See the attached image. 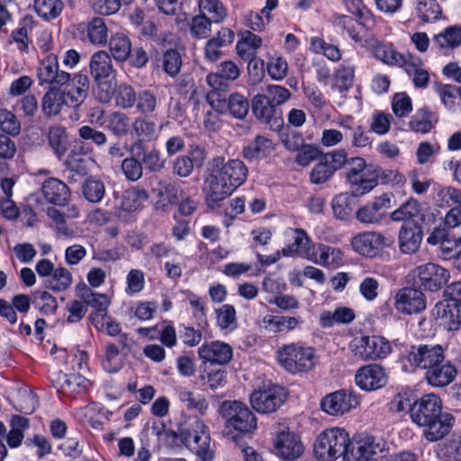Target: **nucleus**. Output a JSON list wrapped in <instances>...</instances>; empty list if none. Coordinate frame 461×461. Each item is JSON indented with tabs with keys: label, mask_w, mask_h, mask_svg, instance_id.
Here are the masks:
<instances>
[{
	"label": "nucleus",
	"mask_w": 461,
	"mask_h": 461,
	"mask_svg": "<svg viewBox=\"0 0 461 461\" xmlns=\"http://www.w3.org/2000/svg\"><path fill=\"white\" fill-rule=\"evenodd\" d=\"M249 169L238 158L225 161L223 157H215L210 162V168L203 183V193L206 204L213 209L247 180Z\"/></svg>",
	"instance_id": "1"
},
{
	"label": "nucleus",
	"mask_w": 461,
	"mask_h": 461,
	"mask_svg": "<svg viewBox=\"0 0 461 461\" xmlns=\"http://www.w3.org/2000/svg\"><path fill=\"white\" fill-rule=\"evenodd\" d=\"M442 408L441 399L434 393L423 395L410 406L412 422L423 429L422 436L429 442L442 440L454 427V416Z\"/></svg>",
	"instance_id": "2"
},
{
	"label": "nucleus",
	"mask_w": 461,
	"mask_h": 461,
	"mask_svg": "<svg viewBox=\"0 0 461 461\" xmlns=\"http://www.w3.org/2000/svg\"><path fill=\"white\" fill-rule=\"evenodd\" d=\"M219 412L224 420L223 433L237 441L239 435H248L257 429L254 412L240 401H223Z\"/></svg>",
	"instance_id": "3"
},
{
	"label": "nucleus",
	"mask_w": 461,
	"mask_h": 461,
	"mask_svg": "<svg viewBox=\"0 0 461 461\" xmlns=\"http://www.w3.org/2000/svg\"><path fill=\"white\" fill-rule=\"evenodd\" d=\"M446 349L440 344L417 343L407 346L402 352L400 361L402 369L414 372L417 369L427 372L438 361L443 360Z\"/></svg>",
	"instance_id": "4"
},
{
	"label": "nucleus",
	"mask_w": 461,
	"mask_h": 461,
	"mask_svg": "<svg viewBox=\"0 0 461 461\" xmlns=\"http://www.w3.org/2000/svg\"><path fill=\"white\" fill-rule=\"evenodd\" d=\"M350 438L346 429L333 427L324 429L313 444V455L319 461H335L349 449Z\"/></svg>",
	"instance_id": "5"
},
{
	"label": "nucleus",
	"mask_w": 461,
	"mask_h": 461,
	"mask_svg": "<svg viewBox=\"0 0 461 461\" xmlns=\"http://www.w3.org/2000/svg\"><path fill=\"white\" fill-rule=\"evenodd\" d=\"M277 360L287 372L298 374L312 370L318 358L313 348L301 343H289L278 348Z\"/></svg>",
	"instance_id": "6"
},
{
	"label": "nucleus",
	"mask_w": 461,
	"mask_h": 461,
	"mask_svg": "<svg viewBox=\"0 0 461 461\" xmlns=\"http://www.w3.org/2000/svg\"><path fill=\"white\" fill-rule=\"evenodd\" d=\"M181 442L202 461H212L214 451L211 447V436L205 423L197 420L191 429L179 430Z\"/></svg>",
	"instance_id": "7"
},
{
	"label": "nucleus",
	"mask_w": 461,
	"mask_h": 461,
	"mask_svg": "<svg viewBox=\"0 0 461 461\" xmlns=\"http://www.w3.org/2000/svg\"><path fill=\"white\" fill-rule=\"evenodd\" d=\"M389 451L387 443L370 435L359 436L349 442L344 461H371L384 456Z\"/></svg>",
	"instance_id": "8"
},
{
	"label": "nucleus",
	"mask_w": 461,
	"mask_h": 461,
	"mask_svg": "<svg viewBox=\"0 0 461 461\" xmlns=\"http://www.w3.org/2000/svg\"><path fill=\"white\" fill-rule=\"evenodd\" d=\"M352 352L363 361L382 359L392 352V345L382 336H362L353 340Z\"/></svg>",
	"instance_id": "9"
},
{
	"label": "nucleus",
	"mask_w": 461,
	"mask_h": 461,
	"mask_svg": "<svg viewBox=\"0 0 461 461\" xmlns=\"http://www.w3.org/2000/svg\"><path fill=\"white\" fill-rule=\"evenodd\" d=\"M415 285L420 287L436 292L441 289L449 279V272L446 268L434 263H427L412 270Z\"/></svg>",
	"instance_id": "10"
},
{
	"label": "nucleus",
	"mask_w": 461,
	"mask_h": 461,
	"mask_svg": "<svg viewBox=\"0 0 461 461\" xmlns=\"http://www.w3.org/2000/svg\"><path fill=\"white\" fill-rule=\"evenodd\" d=\"M287 398L286 390L280 385H271L263 390H256L250 395V403L260 413H272L280 408Z\"/></svg>",
	"instance_id": "11"
},
{
	"label": "nucleus",
	"mask_w": 461,
	"mask_h": 461,
	"mask_svg": "<svg viewBox=\"0 0 461 461\" xmlns=\"http://www.w3.org/2000/svg\"><path fill=\"white\" fill-rule=\"evenodd\" d=\"M393 238L377 231H365L352 239L354 249L362 256L375 258L393 244Z\"/></svg>",
	"instance_id": "12"
},
{
	"label": "nucleus",
	"mask_w": 461,
	"mask_h": 461,
	"mask_svg": "<svg viewBox=\"0 0 461 461\" xmlns=\"http://www.w3.org/2000/svg\"><path fill=\"white\" fill-rule=\"evenodd\" d=\"M394 195L384 193L357 209L356 218L364 224H379L385 218L387 211L393 206Z\"/></svg>",
	"instance_id": "13"
},
{
	"label": "nucleus",
	"mask_w": 461,
	"mask_h": 461,
	"mask_svg": "<svg viewBox=\"0 0 461 461\" xmlns=\"http://www.w3.org/2000/svg\"><path fill=\"white\" fill-rule=\"evenodd\" d=\"M359 404V400L351 390L341 389L322 398L321 407L332 416H342Z\"/></svg>",
	"instance_id": "14"
},
{
	"label": "nucleus",
	"mask_w": 461,
	"mask_h": 461,
	"mask_svg": "<svg viewBox=\"0 0 461 461\" xmlns=\"http://www.w3.org/2000/svg\"><path fill=\"white\" fill-rule=\"evenodd\" d=\"M215 94H208L207 102L218 113H229L240 120L247 116L249 110V103L245 95L240 93H232L228 99L223 100L221 98L215 99Z\"/></svg>",
	"instance_id": "15"
},
{
	"label": "nucleus",
	"mask_w": 461,
	"mask_h": 461,
	"mask_svg": "<svg viewBox=\"0 0 461 461\" xmlns=\"http://www.w3.org/2000/svg\"><path fill=\"white\" fill-rule=\"evenodd\" d=\"M394 308L403 315L418 314L426 309V296L416 287H402L394 295Z\"/></svg>",
	"instance_id": "16"
},
{
	"label": "nucleus",
	"mask_w": 461,
	"mask_h": 461,
	"mask_svg": "<svg viewBox=\"0 0 461 461\" xmlns=\"http://www.w3.org/2000/svg\"><path fill=\"white\" fill-rule=\"evenodd\" d=\"M37 77L41 86H63L70 81L71 74L59 69L57 55L49 54L40 62Z\"/></svg>",
	"instance_id": "17"
},
{
	"label": "nucleus",
	"mask_w": 461,
	"mask_h": 461,
	"mask_svg": "<svg viewBox=\"0 0 461 461\" xmlns=\"http://www.w3.org/2000/svg\"><path fill=\"white\" fill-rule=\"evenodd\" d=\"M251 109L255 117L262 123L268 125L273 131L279 130L283 124L282 113L261 94L256 95L251 102Z\"/></svg>",
	"instance_id": "18"
},
{
	"label": "nucleus",
	"mask_w": 461,
	"mask_h": 461,
	"mask_svg": "<svg viewBox=\"0 0 461 461\" xmlns=\"http://www.w3.org/2000/svg\"><path fill=\"white\" fill-rule=\"evenodd\" d=\"M89 78L86 75L77 73L71 76V79L67 83L61 92L67 102V107L78 108L86 99L89 91Z\"/></svg>",
	"instance_id": "19"
},
{
	"label": "nucleus",
	"mask_w": 461,
	"mask_h": 461,
	"mask_svg": "<svg viewBox=\"0 0 461 461\" xmlns=\"http://www.w3.org/2000/svg\"><path fill=\"white\" fill-rule=\"evenodd\" d=\"M129 152L132 156L139 157L142 167L148 171L157 173L165 167L166 159L157 148L148 149L143 140L133 141L129 147Z\"/></svg>",
	"instance_id": "20"
},
{
	"label": "nucleus",
	"mask_w": 461,
	"mask_h": 461,
	"mask_svg": "<svg viewBox=\"0 0 461 461\" xmlns=\"http://www.w3.org/2000/svg\"><path fill=\"white\" fill-rule=\"evenodd\" d=\"M384 368L377 364H369L360 367L355 375L356 384L365 391H374L387 384Z\"/></svg>",
	"instance_id": "21"
},
{
	"label": "nucleus",
	"mask_w": 461,
	"mask_h": 461,
	"mask_svg": "<svg viewBox=\"0 0 461 461\" xmlns=\"http://www.w3.org/2000/svg\"><path fill=\"white\" fill-rule=\"evenodd\" d=\"M90 75L97 84L98 87L106 86L105 79L115 75L116 70L113 68L112 57L105 50H98L92 54L89 62Z\"/></svg>",
	"instance_id": "22"
},
{
	"label": "nucleus",
	"mask_w": 461,
	"mask_h": 461,
	"mask_svg": "<svg viewBox=\"0 0 461 461\" xmlns=\"http://www.w3.org/2000/svg\"><path fill=\"white\" fill-rule=\"evenodd\" d=\"M308 256V260L312 263L331 269H336L344 263L343 253L339 249L323 243L314 244Z\"/></svg>",
	"instance_id": "23"
},
{
	"label": "nucleus",
	"mask_w": 461,
	"mask_h": 461,
	"mask_svg": "<svg viewBox=\"0 0 461 461\" xmlns=\"http://www.w3.org/2000/svg\"><path fill=\"white\" fill-rule=\"evenodd\" d=\"M276 453L284 459L294 460L303 452L300 437L294 432L283 430L277 433L275 440Z\"/></svg>",
	"instance_id": "24"
},
{
	"label": "nucleus",
	"mask_w": 461,
	"mask_h": 461,
	"mask_svg": "<svg viewBox=\"0 0 461 461\" xmlns=\"http://www.w3.org/2000/svg\"><path fill=\"white\" fill-rule=\"evenodd\" d=\"M434 364L427 372H425V380L434 387H444L451 384L457 375V369L451 361L446 359L443 356L442 361Z\"/></svg>",
	"instance_id": "25"
},
{
	"label": "nucleus",
	"mask_w": 461,
	"mask_h": 461,
	"mask_svg": "<svg viewBox=\"0 0 461 461\" xmlns=\"http://www.w3.org/2000/svg\"><path fill=\"white\" fill-rule=\"evenodd\" d=\"M199 357L214 365H226L232 359V348L220 340L204 343L198 349Z\"/></svg>",
	"instance_id": "26"
},
{
	"label": "nucleus",
	"mask_w": 461,
	"mask_h": 461,
	"mask_svg": "<svg viewBox=\"0 0 461 461\" xmlns=\"http://www.w3.org/2000/svg\"><path fill=\"white\" fill-rule=\"evenodd\" d=\"M423 239L422 228L418 222L403 223L398 233L400 250L404 254L418 251Z\"/></svg>",
	"instance_id": "27"
},
{
	"label": "nucleus",
	"mask_w": 461,
	"mask_h": 461,
	"mask_svg": "<svg viewBox=\"0 0 461 461\" xmlns=\"http://www.w3.org/2000/svg\"><path fill=\"white\" fill-rule=\"evenodd\" d=\"M438 195L448 206L453 205L445 216V224L449 229L461 228V189L453 186L443 187Z\"/></svg>",
	"instance_id": "28"
},
{
	"label": "nucleus",
	"mask_w": 461,
	"mask_h": 461,
	"mask_svg": "<svg viewBox=\"0 0 461 461\" xmlns=\"http://www.w3.org/2000/svg\"><path fill=\"white\" fill-rule=\"evenodd\" d=\"M363 47L369 49L376 59L390 66L403 62V54L396 51L392 45L384 44L373 35H367Z\"/></svg>",
	"instance_id": "29"
},
{
	"label": "nucleus",
	"mask_w": 461,
	"mask_h": 461,
	"mask_svg": "<svg viewBox=\"0 0 461 461\" xmlns=\"http://www.w3.org/2000/svg\"><path fill=\"white\" fill-rule=\"evenodd\" d=\"M363 47L369 49L376 59L390 66L403 62V54L396 51L392 45L384 44L373 35H367Z\"/></svg>",
	"instance_id": "30"
},
{
	"label": "nucleus",
	"mask_w": 461,
	"mask_h": 461,
	"mask_svg": "<svg viewBox=\"0 0 461 461\" xmlns=\"http://www.w3.org/2000/svg\"><path fill=\"white\" fill-rule=\"evenodd\" d=\"M42 194L45 199L54 205L65 206L70 200V190L61 180L50 177L42 184Z\"/></svg>",
	"instance_id": "31"
},
{
	"label": "nucleus",
	"mask_w": 461,
	"mask_h": 461,
	"mask_svg": "<svg viewBox=\"0 0 461 461\" xmlns=\"http://www.w3.org/2000/svg\"><path fill=\"white\" fill-rule=\"evenodd\" d=\"M82 34L85 39L95 46H104L108 41V28L103 18L94 17L86 23H82Z\"/></svg>",
	"instance_id": "32"
},
{
	"label": "nucleus",
	"mask_w": 461,
	"mask_h": 461,
	"mask_svg": "<svg viewBox=\"0 0 461 461\" xmlns=\"http://www.w3.org/2000/svg\"><path fill=\"white\" fill-rule=\"evenodd\" d=\"M435 453L440 461H461V430L453 432L439 443Z\"/></svg>",
	"instance_id": "33"
},
{
	"label": "nucleus",
	"mask_w": 461,
	"mask_h": 461,
	"mask_svg": "<svg viewBox=\"0 0 461 461\" xmlns=\"http://www.w3.org/2000/svg\"><path fill=\"white\" fill-rule=\"evenodd\" d=\"M293 241L286 247L283 248L282 253L284 256H299L309 259L308 254L312 253L313 245L307 236L306 232L302 229H295L293 230Z\"/></svg>",
	"instance_id": "34"
},
{
	"label": "nucleus",
	"mask_w": 461,
	"mask_h": 461,
	"mask_svg": "<svg viewBox=\"0 0 461 461\" xmlns=\"http://www.w3.org/2000/svg\"><path fill=\"white\" fill-rule=\"evenodd\" d=\"M61 87L62 86H52L44 94L41 102V109L45 116H56L64 107H67V102L61 92Z\"/></svg>",
	"instance_id": "35"
},
{
	"label": "nucleus",
	"mask_w": 461,
	"mask_h": 461,
	"mask_svg": "<svg viewBox=\"0 0 461 461\" xmlns=\"http://www.w3.org/2000/svg\"><path fill=\"white\" fill-rule=\"evenodd\" d=\"M273 150V141L265 136L258 135L253 141L243 148L242 156L252 161L267 157Z\"/></svg>",
	"instance_id": "36"
},
{
	"label": "nucleus",
	"mask_w": 461,
	"mask_h": 461,
	"mask_svg": "<svg viewBox=\"0 0 461 461\" xmlns=\"http://www.w3.org/2000/svg\"><path fill=\"white\" fill-rule=\"evenodd\" d=\"M440 317L447 330H459L461 329V300H447L445 303H440Z\"/></svg>",
	"instance_id": "37"
},
{
	"label": "nucleus",
	"mask_w": 461,
	"mask_h": 461,
	"mask_svg": "<svg viewBox=\"0 0 461 461\" xmlns=\"http://www.w3.org/2000/svg\"><path fill=\"white\" fill-rule=\"evenodd\" d=\"M111 57L115 61L123 63L128 60L131 53V41L130 38L122 32L112 34L108 41Z\"/></svg>",
	"instance_id": "38"
},
{
	"label": "nucleus",
	"mask_w": 461,
	"mask_h": 461,
	"mask_svg": "<svg viewBox=\"0 0 461 461\" xmlns=\"http://www.w3.org/2000/svg\"><path fill=\"white\" fill-rule=\"evenodd\" d=\"M57 387L64 393H79L87 390L90 382L78 374H63L58 375Z\"/></svg>",
	"instance_id": "39"
},
{
	"label": "nucleus",
	"mask_w": 461,
	"mask_h": 461,
	"mask_svg": "<svg viewBox=\"0 0 461 461\" xmlns=\"http://www.w3.org/2000/svg\"><path fill=\"white\" fill-rule=\"evenodd\" d=\"M11 429L6 435V442L12 448L21 446L24 438V431L30 427V420L24 416L13 415L10 420Z\"/></svg>",
	"instance_id": "40"
},
{
	"label": "nucleus",
	"mask_w": 461,
	"mask_h": 461,
	"mask_svg": "<svg viewBox=\"0 0 461 461\" xmlns=\"http://www.w3.org/2000/svg\"><path fill=\"white\" fill-rule=\"evenodd\" d=\"M421 204L414 198L411 197L404 202L399 208L390 213V218L396 222H416L414 219L420 215Z\"/></svg>",
	"instance_id": "41"
},
{
	"label": "nucleus",
	"mask_w": 461,
	"mask_h": 461,
	"mask_svg": "<svg viewBox=\"0 0 461 461\" xmlns=\"http://www.w3.org/2000/svg\"><path fill=\"white\" fill-rule=\"evenodd\" d=\"M178 398L188 411H195L202 416L205 415L209 404L203 394L184 388L179 391Z\"/></svg>",
	"instance_id": "42"
},
{
	"label": "nucleus",
	"mask_w": 461,
	"mask_h": 461,
	"mask_svg": "<svg viewBox=\"0 0 461 461\" xmlns=\"http://www.w3.org/2000/svg\"><path fill=\"white\" fill-rule=\"evenodd\" d=\"M434 44L440 50H452L461 45V27L453 25L433 38Z\"/></svg>",
	"instance_id": "43"
},
{
	"label": "nucleus",
	"mask_w": 461,
	"mask_h": 461,
	"mask_svg": "<svg viewBox=\"0 0 461 461\" xmlns=\"http://www.w3.org/2000/svg\"><path fill=\"white\" fill-rule=\"evenodd\" d=\"M265 328L274 333L293 330L300 323L295 317L266 315L262 319Z\"/></svg>",
	"instance_id": "44"
},
{
	"label": "nucleus",
	"mask_w": 461,
	"mask_h": 461,
	"mask_svg": "<svg viewBox=\"0 0 461 461\" xmlns=\"http://www.w3.org/2000/svg\"><path fill=\"white\" fill-rule=\"evenodd\" d=\"M355 198L348 193L337 194L332 200V211L337 219L348 220L354 211Z\"/></svg>",
	"instance_id": "45"
},
{
	"label": "nucleus",
	"mask_w": 461,
	"mask_h": 461,
	"mask_svg": "<svg viewBox=\"0 0 461 461\" xmlns=\"http://www.w3.org/2000/svg\"><path fill=\"white\" fill-rule=\"evenodd\" d=\"M34 10L46 21L57 18L63 10L61 0H34Z\"/></svg>",
	"instance_id": "46"
},
{
	"label": "nucleus",
	"mask_w": 461,
	"mask_h": 461,
	"mask_svg": "<svg viewBox=\"0 0 461 461\" xmlns=\"http://www.w3.org/2000/svg\"><path fill=\"white\" fill-rule=\"evenodd\" d=\"M72 283V275L65 267H58L46 280L45 287L54 292L67 290Z\"/></svg>",
	"instance_id": "47"
},
{
	"label": "nucleus",
	"mask_w": 461,
	"mask_h": 461,
	"mask_svg": "<svg viewBox=\"0 0 461 461\" xmlns=\"http://www.w3.org/2000/svg\"><path fill=\"white\" fill-rule=\"evenodd\" d=\"M433 113L428 108H421L416 112L409 122L411 131L419 133H427L433 128Z\"/></svg>",
	"instance_id": "48"
},
{
	"label": "nucleus",
	"mask_w": 461,
	"mask_h": 461,
	"mask_svg": "<svg viewBox=\"0 0 461 461\" xmlns=\"http://www.w3.org/2000/svg\"><path fill=\"white\" fill-rule=\"evenodd\" d=\"M348 12L355 14L360 19L361 24L366 31L372 30L375 25L374 15L369 10L362 7L361 0H343Z\"/></svg>",
	"instance_id": "49"
},
{
	"label": "nucleus",
	"mask_w": 461,
	"mask_h": 461,
	"mask_svg": "<svg viewBox=\"0 0 461 461\" xmlns=\"http://www.w3.org/2000/svg\"><path fill=\"white\" fill-rule=\"evenodd\" d=\"M216 322L221 330H233L237 328L236 310L231 304H223L215 310Z\"/></svg>",
	"instance_id": "50"
},
{
	"label": "nucleus",
	"mask_w": 461,
	"mask_h": 461,
	"mask_svg": "<svg viewBox=\"0 0 461 461\" xmlns=\"http://www.w3.org/2000/svg\"><path fill=\"white\" fill-rule=\"evenodd\" d=\"M49 143L55 154L61 158L68 149V135L65 128L60 126L51 127L49 131Z\"/></svg>",
	"instance_id": "51"
},
{
	"label": "nucleus",
	"mask_w": 461,
	"mask_h": 461,
	"mask_svg": "<svg viewBox=\"0 0 461 461\" xmlns=\"http://www.w3.org/2000/svg\"><path fill=\"white\" fill-rule=\"evenodd\" d=\"M199 9L202 14L211 15L214 23L222 22L227 16V11L219 0H199Z\"/></svg>",
	"instance_id": "52"
},
{
	"label": "nucleus",
	"mask_w": 461,
	"mask_h": 461,
	"mask_svg": "<svg viewBox=\"0 0 461 461\" xmlns=\"http://www.w3.org/2000/svg\"><path fill=\"white\" fill-rule=\"evenodd\" d=\"M82 192L88 202L99 203L105 194V186L103 181L89 177L83 184Z\"/></svg>",
	"instance_id": "53"
},
{
	"label": "nucleus",
	"mask_w": 461,
	"mask_h": 461,
	"mask_svg": "<svg viewBox=\"0 0 461 461\" xmlns=\"http://www.w3.org/2000/svg\"><path fill=\"white\" fill-rule=\"evenodd\" d=\"M108 130L116 137L125 136L129 132V117L122 113L113 112L106 118Z\"/></svg>",
	"instance_id": "54"
},
{
	"label": "nucleus",
	"mask_w": 461,
	"mask_h": 461,
	"mask_svg": "<svg viewBox=\"0 0 461 461\" xmlns=\"http://www.w3.org/2000/svg\"><path fill=\"white\" fill-rule=\"evenodd\" d=\"M146 199H148V194L145 190L129 189L122 194L121 207L125 212H134L140 206L141 202Z\"/></svg>",
	"instance_id": "55"
},
{
	"label": "nucleus",
	"mask_w": 461,
	"mask_h": 461,
	"mask_svg": "<svg viewBox=\"0 0 461 461\" xmlns=\"http://www.w3.org/2000/svg\"><path fill=\"white\" fill-rule=\"evenodd\" d=\"M373 174L377 180V184L390 185L392 186H402L406 183L404 175L397 170L383 169L381 167H375Z\"/></svg>",
	"instance_id": "56"
},
{
	"label": "nucleus",
	"mask_w": 461,
	"mask_h": 461,
	"mask_svg": "<svg viewBox=\"0 0 461 461\" xmlns=\"http://www.w3.org/2000/svg\"><path fill=\"white\" fill-rule=\"evenodd\" d=\"M416 12L424 23H432L440 17L441 7L435 1H419L416 5Z\"/></svg>",
	"instance_id": "57"
},
{
	"label": "nucleus",
	"mask_w": 461,
	"mask_h": 461,
	"mask_svg": "<svg viewBox=\"0 0 461 461\" xmlns=\"http://www.w3.org/2000/svg\"><path fill=\"white\" fill-rule=\"evenodd\" d=\"M311 50L315 53L323 54L332 61H338L341 59V52L336 45L328 43L319 37L312 38Z\"/></svg>",
	"instance_id": "58"
},
{
	"label": "nucleus",
	"mask_w": 461,
	"mask_h": 461,
	"mask_svg": "<svg viewBox=\"0 0 461 461\" xmlns=\"http://www.w3.org/2000/svg\"><path fill=\"white\" fill-rule=\"evenodd\" d=\"M355 70L353 67H343L334 75L332 88L339 93L347 92L353 85Z\"/></svg>",
	"instance_id": "59"
},
{
	"label": "nucleus",
	"mask_w": 461,
	"mask_h": 461,
	"mask_svg": "<svg viewBox=\"0 0 461 461\" xmlns=\"http://www.w3.org/2000/svg\"><path fill=\"white\" fill-rule=\"evenodd\" d=\"M136 97L133 87L128 84H121L114 90L115 103L122 109L131 108L136 102Z\"/></svg>",
	"instance_id": "60"
},
{
	"label": "nucleus",
	"mask_w": 461,
	"mask_h": 461,
	"mask_svg": "<svg viewBox=\"0 0 461 461\" xmlns=\"http://www.w3.org/2000/svg\"><path fill=\"white\" fill-rule=\"evenodd\" d=\"M212 20L204 14H198L192 18L190 32L194 39H205L211 33Z\"/></svg>",
	"instance_id": "61"
},
{
	"label": "nucleus",
	"mask_w": 461,
	"mask_h": 461,
	"mask_svg": "<svg viewBox=\"0 0 461 461\" xmlns=\"http://www.w3.org/2000/svg\"><path fill=\"white\" fill-rule=\"evenodd\" d=\"M162 67L168 76L176 77L178 75L182 67V57L180 53L174 49L167 50L163 54Z\"/></svg>",
	"instance_id": "62"
},
{
	"label": "nucleus",
	"mask_w": 461,
	"mask_h": 461,
	"mask_svg": "<svg viewBox=\"0 0 461 461\" xmlns=\"http://www.w3.org/2000/svg\"><path fill=\"white\" fill-rule=\"evenodd\" d=\"M135 104L139 113L148 115L156 110L158 100L150 90H142L137 95Z\"/></svg>",
	"instance_id": "63"
},
{
	"label": "nucleus",
	"mask_w": 461,
	"mask_h": 461,
	"mask_svg": "<svg viewBox=\"0 0 461 461\" xmlns=\"http://www.w3.org/2000/svg\"><path fill=\"white\" fill-rule=\"evenodd\" d=\"M122 171L125 177L132 182L139 180L143 175V167L139 157L126 158L122 162Z\"/></svg>",
	"instance_id": "64"
}]
</instances>
